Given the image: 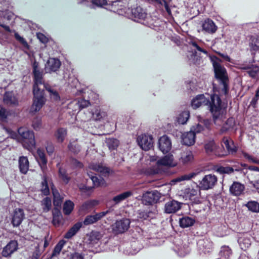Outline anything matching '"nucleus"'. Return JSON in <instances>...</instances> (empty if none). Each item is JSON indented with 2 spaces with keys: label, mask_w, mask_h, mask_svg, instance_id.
<instances>
[{
  "label": "nucleus",
  "mask_w": 259,
  "mask_h": 259,
  "mask_svg": "<svg viewBox=\"0 0 259 259\" xmlns=\"http://www.w3.org/2000/svg\"><path fill=\"white\" fill-rule=\"evenodd\" d=\"M108 147L110 150L116 149L119 145V140L115 138H108L106 140Z\"/></svg>",
  "instance_id": "42"
},
{
  "label": "nucleus",
  "mask_w": 259,
  "mask_h": 259,
  "mask_svg": "<svg viewBox=\"0 0 259 259\" xmlns=\"http://www.w3.org/2000/svg\"><path fill=\"white\" fill-rule=\"evenodd\" d=\"M195 142V134L193 131L184 133L182 136V142L183 144L187 146L193 145Z\"/></svg>",
  "instance_id": "24"
},
{
  "label": "nucleus",
  "mask_w": 259,
  "mask_h": 259,
  "mask_svg": "<svg viewBox=\"0 0 259 259\" xmlns=\"http://www.w3.org/2000/svg\"><path fill=\"white\" fill-rule=\"evenodd\" d=\"M33 73L34 77L33 89L40 90L38 86L42 84L44 85V83H45L42 77L43 74L45 73L39 68V66H34Z\"/></svg>",
  "instance_id": "10"
},
{
  "label": "nucleus",
  "mask_w": 259,
  "mask_h": 259,
  "mask_svg": "<svg viewBox=\"0 0 259 259\" xmlns=\"http://www.w3.org/2000/svg\"><path fill=\"white\" fill-rule=\"evenodd\" d=\"M203 30L210 34L214 33L217 30V26L214 22L210 19H205L202 24Z\"/></svg>",
  "instance_id": "21"
},
{
  "label": "nucleus",
  "mask_w": 259,
  "mask_h": 259,
  "mask_svg": "<svg viewBox=\"0 0 259 259\" xmlns=\"http://www.w3.org/2000/svg\"><path fill=\"white\" fill-rule=\"evenodd\" d=\"M158 146L162 152L167 153L171 149V140L167 136H163L159 139Z\"/></svg>",
  "instance_id": "15"
},
{
  "label": "nucleus",
  "mask_w": 259,
  "mask_h": 259,
  "mask_svg": "<svg viewBox=\"0 0 259 259\" xmlns=\"http://www.w3.org/2000/svg\"><path fill=\"white\" fill-rule=\"evenodd\" d=\"M232 254V251L229 246L224 245L221 248L220 256L225 259L229 258Z\"/></svg>",
  "instance_id": "39"
},
{
  "label": "nucleus",
  "mask_w": 259,
  "mask_h": 259,
  "mask_svg": "<svg viewBox=\"0 0 259 259\" xmlns=\"http://www.w3.org/2000/svg\"><path fill=\"white\" fill-rule=\"evenodd\" d=\"M44 88L47 91L50 93V95L51 98L54 100H59L60 96L58 92L52 88L48 83H44Z\"/></svg>",
  "instance_id": "41"
},
{
  "label": "nucleus",
  "mask_w": 259,
  "mask_h": 259,
  "mask_svg": "<svg viewBox=\"0 0 259 259\" xmlns=\"http://www.w3.org/2000/svg\"><path fill=\"white\" fill-rule=\"evenodd\" d=\"M201 190L202 189L199 185H197L195 187L186 189L184 193L187 198L196 203H199L200 202Z\"/></svg>",
  "instance_id": "7"
},
{
  "label": "nucleus",
  "mask_w": 259,
  "mask_h": 259,
  "mask_svg": "<svg viewBox=\"0 0 259 259\" xmlns=\"http://www.w3.org/2000/svg\"><path fill=\"white\" fill-rule=\"evenodd\" d=\"M132 192L130 191L124 192L114 197L113 201L114 202L115 204H118L132 196Z\"/></svg>",
  "instance_id": "38"
},
{
  "label": "nucleus",
  "mask_w": 259,
  "mask_h": 259,
  "mask_svg": "<svg viewBox=\"0 0 259 259\" xmlns=\"http://www.w3.org/2000/svg\"><path fill=\"white\" fill-rule=\"evenodd\" d=\"M200 174V171H196L189 174L180 176L174 180L175 182H180L183 181H188L194 178Z\"/></svg>",
  "instance_id": "32"
},
{
  "label": "nucleus",
  "mask_w": 259,
  "mask_h": 259,
  "mask_svg": "<svg viewBox=\"0 0 259 259\" xmlns=\"http://www.w3.org/2000/svg\"><path fill=\"white\" fill-rule=\"evenodd\" d=\"M234 170L239 171V169H238L237 168L234 169L233 167L230 166H220L216 170L217 172H219L221 174H230L233 173L234 171Z\"/></svg>",
  "instance_id": "49"
},
{
  "label": "nucleus",
  "mask_w": 259,
  "mask_h": 259,
  "mask_svg": "<svg viewBox=\"0 0 259 259\" xmlns=\"http://www.w3.org/2000/svg\"><path fill=\"white\" fill-rule=\"evenodd\" d=\"M101 234L98 232H93L90 235L89 240L92 244H96L101 239Z\"/></svg>",
  "instance_id": "50"
},
{
  "label": "nucleus",
  "mask_w": 259,
  "mask_h": 259,
  "mask_svg": "<svg viewBox=\"0 0 259 259\" xmlns=\"http://www.w3.org/2000/svg\"><path fill=\"white\" fill-rule=\"evenodd\" d=\"M60 66H45V73H51L57 71L59 69Z\"/></svg>",
  "instance_id": "57"
},
{
  "label": "nucleus",
  "mask_w": 259,
  "mask_h": 259,
  "mask_svg": "<svg viewBox=\"0 0 259 259\" xmlns=\"http://www.w3.org/2000/svg\"><path fill=\"white\" fill-rule=\"evenodd\" d=\"M66 243V241L64 240H61L59 241V242L56 245L55 248L53 251L51 256H55L59 255L60 253V251L62 249V248Z\"/></svg>",
  "instance_id": "46"
},
{
  "label": "nucleus",
  "mask_w": 259,
  "mask_h": 259,
  "mask_svg": "<svg viewBox=\"0 0 259 259\" xmlns=\"http://www.w3.org/2000/svg\"><path fill=\"white\" fill-rule=\"evenodd\" d=\"M137 141L141 148L145 151L153 147V141L152 136L142 135L138 137Z\"/></svg>",
  "instance_id": "9"
},
{
  "label": "nucleus",
  "mask_w": 259,
  "mask_h": 259,
  "mask_svg": "<svg viewBox=\"0 0 259 259\" xmlns=\"http://www.w3.org/2000/svg\"><path fill=\"white\" fill-rule=\"evenodd\" d=\"M14 36L15 39L26 48H29V45L27 41L23 37L21 36L18 33L15 32Z\"/></svg>",
  "instance_id": "54"
},
{
  "label": "nucleus",
  "mask_w": 259,
  "mask_h": 259,
  "mask_svg": "<svg viewBox=\"0 0 259 259\" xmlns=\"http://www.w3.org/2000/svg\"><path fill=\"white\" fill-rule=\"evenodd\" d=\"M41 205L44 212H48L52 208V201L50 198L47 197L41 202Z\"/></svg>",
  "instance_id": "45"
},
{
  "label": "nucleus",
  "mask_w": 259,
  "mask_h": 259,
  "mask_svg": "<svg viewBox=\"0 0 259 259\" xmlns=\"http://www.w3.org/2000/svg\"><path fill=\"white\" fill-rule=\"evenodd\" d=\"M40 191L44 195L47 196L50 194L49 184L46 176H43L42 181L41 183Z\"/></svg>",
  "instance_id": "43"
},
{
  "label": "nucleus",
  "mask_w": 259,
  "mask_h": 259,
  "mask_svg": "<svg viewBox=\"0 0 259 259\" xmlns=\"http://www.w3.org/2000/svg\"><path fill=\"white\" fill-rule=\"evenodd\" d=\"M18 248V244L16 240H11L2 250V255L6 257L10 256Z\"/></svg>",
  "instance_id": "12"
},
{
  "label": "nucleus",
  "mask_w": 259,
  "mask_h": 259,
  "mask_svg": "<svg viewBox=\"0 0 259 259\" xmlns=\"http://www.w3.org/2000/svg\"><path fill=\"white\" fill-rule=\"evenodd\" d=\"M36 159L41 166H45L47 163V159L45 154L42 150L38 149L37 150Z\"/></svg>",
  "instance_id": "40"
},
{
  "label": "nucleus",
  "mask_w": 259,
  "mask_h": 259,
  "mask_svg": "<svg viewBox=\"0 0 259 259\" xmlns=\"http://www.w3.org/2000/svg\"><path fill=\"white\" fill-rule=\"evenodd\" d=\"M194 159L192 152L190 150H185L181 152L180 162L183 164H188L192 162Z\"/></svg>",
  "instance_id": "26"
},
{
  "label": "nucleus",
  "mask_w": 259,
  "mask_h": 259,
  "mask_svg": "<svg viewBox=\"0 0 259 259\" xmlns=\"http://www.w3.org/2000/svg\"><path fill=\"white\" fill-rule=\"evenodd\" d=\"M215 77L219 81L221 94L225 95L229 90V79L228 73L224 66H213Z\"/></svg>",
  "instance_id": "2"
},
{
  "label": "nucleus",
  "mask_w": 259,
  "mask_h": 259,
  "mask_svg": "<svg viewBox=\"0 0 259 259\" xmlns=\"http://www.w3.org/2000/svg\"><path fill=\"white\" fill-rule=\"evenodd\" d=\"M161 198V194L156 190L147 191L143 194L142 202L145 205H153Z\"/></svg>",
  "instance_id": "6"
},
{
  "label": "nucleus",
  "mask_w": 259,
  "mask_h": 259,
  "mask_svg": "<svg viewBox=\"0 0 259 259\" xmlns=\"http://www.w3.org/2000/svg\"><path fill=\"white\" fill-rule=\"evenodd\" d=\"M89 168L100 173L104 177L108 176L110 169L102 163H92L89 165Z\"/></svg>",
  "instance_id": "14"
},
{
  "label": "nucleus",
  "mask_w": 259,
  "mask_h": 259,
  "mask_svg": "<svg viewBox=\"0 0 259 259\" xmlns=\"http://www.w3.org/2000/svg\"><path fill=\"white\" fill-rule=\"evenodd\" d=\"M4 102L8 105H17L18 101L11 92H6L4 96Z\"/></svg>",
  "instance_id": "33"
},
{
  "label": "nucleus",
  "mask_w": 259,
  "mask_h": 259,
  "mask_svg": "<svg viewBox=\"0 0 259 259\" xmlns=\"http://www.w3.org/2000/svg\"><path fill=\"white\" fill-rule=\"evenodd\" d=\"M253 66V67L251 69L247 71V72L249 76L254 78L256 77L259 74V68L257 66Z\"/></svg>",
  "instance_id": "56"
},
{
  "label": "nucleus",
  "mask_w": 259,
  "mask_h": 259,
  "mask_svg": "<svg viewBox=\"0 0 259 259\" xmlns=\"http://www.w3.org/2000/svg\"><path fill=\"white\" fill-rule=\"evenodd\" d=\"M108 213V211H103L98 213H96L94 215H89L85 217L84 221L83 224L84 225H89L91 224H93L100 219H101L103 217H104Z\"/></svg>",
  "instance_id": "23"
},
{
  "label": "nucleus",
  "mask_w": 259,
  "mask_h": 259,
  "mask_svg": "<svg viewBox=\"0 0 259 259\" xmlns=\"http://www.w3.org/2000/svg\"><path fill=\"white\" fill-rule=\"evenodd\" d=\"M33 103L30 109L31 113H35L40 110L45 103V98L44 96L42 90L33 89Z\"/></svg>",
  "instance_id": "4"
},
{
  "label": "nucleus",
  "mask_w": 259,
  "mask_h": 259,
  "mask_svg": "<svg viewBox=\"0 0 259 259\" xmlns=\"http://www.w3.org/2000/svg\"><path fill=\"white\" fill-rule=\"evenodd\" d=\"M206 152L210 155H215L218 157H222L225 155L220 152V148L217 146L214 141H209L205 145Z\"/></svg>",
  "instance_id": "13"
},
{
  "label": "nucleus",
  "mask_w": 259,
  "mask_h": 259,
  "mask_svg": "<svg viewBox=\"0 0 259 259\" xmlns=\"http://www.w3.org/2000/svg\"><path fill=\"white\" fill-rule=\"evenodd\" d=\"M188 114L187 113H186V112L182 113L178 118L179 123H180L181 124H185L188 120Z\"/></svg>",
  "instance_id": "60"
},
{
  "label": "nucleus",
  "mask_w": 259,
  "mask_h": 259,
  "mask_svg": "<svg viewBox=\"0 0 259 259\" xmlns=\"http://www.w3.org/2000/svg\"><path fill=\"white\" fill-rule=\"evenodd\" d=\"M235 124V120L233 118H228L225 123V125L224 128L225 130H229V128L233 127Z\"/></svg>",
  "instance_id": "59"
},
{
  "label": "nucleus",
  "mask_w": 259,
  "mask_h": 259,
  "mask_svg": "<svg viewBox=\"0 0 259 259\" xmlns=\"http://www.w3.org/2000/svg\"><path fill=\"white\" fill-rule=\"evenodd\" d=\"M249 48L251 54L259 52V36H251L249 40Z\"/></svg>",
  "instance_id": "27"
},
{
  "label": "nucleus",
  "mask_w": 259,
  "mask_h": 259,
  "mask_svg": "<svg viewBox=\"0 0 259 259\" xmlns=\"http://www.w3.org/2000/svg\"><path fill=\"white\" fill-rule=\"evenodd\" d=\"M10 114V112L8 110L4 108H1L0 109V121L7 122L8 117Z\"/></svg>",
  "instance_id": "52"
},
{
  "label": "nucleus",
  "mask_w": 259,
  "mask_h": 259,
  "mask_svg": "<svg viewBox=\"0 0 259 259\" xmlns=\"http://www.w3.org/2000/svg\"><path fill=\"white\" fill-rule=\"evenodd\" d=\"M172 0H161L162 2V5H164L165 11L169 16L172 15L171 11L168 4V3L170 2Z\"/></svg>",
  "instance_id": "62"
},
{
  "label": "nucleus",
  "mask_w": 259,
  "mask_h": 259,
  "mask_svg": "<svg viewBox=\"0 0 259 259\" xmlns=\"http://www.w3.org/2000/svg\"><path fill=\"white\" fill-rule=\"evenodd\" d=\"M75 104L78 107L80 110L88 107L90 105V102L89 100L81 99L78 100L77 102H75Z\"/></svg>",
  "instance_id": "51"
},
{
  "label": "nucleus",
  "mask_w": 259,
  "mask_h": 259,
  "mask_svg": "<svg viewBox=\"0 0 259 259\" xmlns=\"http://www.w3.org/2000/svg\"><path fill=\"white\" fill-rule=\"evenodd\" d=\"M158 166H163L167 167H175L177 165V162L175 159L173 155L169 153L158 160L157 161Z\"/></svg>",
  "instance_id": "11"
},
{
  "label": "nucleus",
  "mask_w": 259,
  "mask_h": 259,
  "mask_svg": "<svg viewBox=\"0 0 259 259\" xmlns=\"http://www.w3.org/2000/svg\"><path fill=\"white\" fill-rule=\"evenodd\" d=\"M242 155L244 158L247 159L249 161L251 162L252 163L259 164V160L256 159V158L253 157L252 156L249 155V154L242 152Z\"/></svg>",
  "instance_id": "55"
},
{
  "label": "nucleus",
  "mask_w": 259,
  "mask_h": 259,
  "mask_svg": "<svg viewBox=\"0 0 259 259\" xmlns=\"http://www.w3.org/2000/svg\"><path fill=\"white\" fill-rule=\"evenodd\" d=\"M182 203L175 200L167 202L164 205V212L174 213L177 212L181 208Z\"/></svg>",
  "instance_id": "16"
},
{
  "label": "nucleus",
  "mask_w": 259,
  "mask_h": 259,
  "mask_svg": "<svg viewBox=\"0 0 259 259\" xmlns=\"http://www.w3.org/2000/svg\"><path fill=\"white\" fill-rule=\"evenodd\" d=\"M41 120L40 118H36L33 120L32 126L34 130H38L41 127Z\"/></svg>",
  "instance_id": "58"
},
{
  "label": "nucleus",
  "mask_w": 259,
  "mask_h": 259,
  "mask_svg": "<svg viewBox=\"0 0 259 259\" xmlns=\"http://www.w3.org/2000/svg\"><path fill=\"white\" fill-rule=\"evenodd\" d=\"M67 136V130L64 128H59L55 133V137L59 143H62Z\"/></svg>",
  "instance_id": "36"
},
{
  "label": "nucleus",
  "mask_w": 259,
  "mask_h": 259,
  "mask_svg": "<svg viewBox=\"0 0 259 259\" xmlns=\"http://www.w3.org/2000/svg\"><path fill=\"white\" fill-rule=\"evenodd\" d=\"M82 226V223L78 222L74 225L64 235V237L67 239L71 238L79 231Z\"/></svg>",
  "instance_id": "31"
},
{
  "label": "nucleus",
  "mask_w": 259,
  "mask_h": 259,
  "mask_svg": "<svg viewBox=\"0 0 259 259\" xmlns=\"http://www.w3.org/2000/svg\"><path fill=\"white\" fill-rule=\"evenodd\" d=\"M25 218L24 210L22 208H16L13 212L11 223L14 227L19 226Z\"/></svg>",
  "instance_id": "17"
},
{
  "label": "nucleus",
  "mask_w": 259,
  "mask_h": 259,
  "mask_svg": "<svg viewBox=\"0 0 259 259\" xmlns=\"http://www.w3.org/2000/svg\"><path fill=\"white\" fill-rule=\"evenodd\" d=\"M210 99L211 101H209L203 94L198 95L192 100L191 106L193 109H197L200 106L209 104V111L211 113L214 124L221 125L225 118L226 107H224L222 105L219 96L213 94L211 96Z\"/></svg>",
  "instance_id": "1"
},
{
  "label": "nucleus",
  "mask_w": 259,
  "mask_h": 259,
  "mask_svg": "<svg viewBox=\"0 0 259 259\" xmlns=\"http://www.w3.org/2000/svg\"><path fill=\"white\" fill-rule=\"evenodd\" d=\"M189 44L195 48L192 51V55L194 57L197 56V52H199V55H200V53H202L206 56L208 55V51L203 48V45L201 42H198L195 40H191Z\"/></svg>",
  "instance_id": "20"
},
{
  "label": "nucleus",
  "mask_w": 259,
  "mask_h": 259,
  "mask_svg": "<svg viewBox=\"0 0 259 259\" xmlns=\"http://www.w3.org/2000/svg\"><path fill=\"white\" fill-rule=\"evenodd\" d=\"M70 164L74 168H82L83 167L82 163L75 158L70 159Z\"/></svg>",
  "instance_id": "61"
},
{
  "label": "nucleus",
  "mask_w": 259,
  "mask_h": 259,
  "mask_svg": "<svg viewBox=\"0 0 259 259\" xmlns=\"http://www.w3.org/2000/svg\"><path fill=\"white\" fill-rule=\"evenodd\" d=\"M218 182L217 177L213 174H208L204 176L199 182V186L202 190H208L212 189Z\"/></svg>",
  "instance_id": "5"
},
{
  "label": "nucleus",
  "mask_w": 259,
  "mask_h": 259,
  "mask_svg": "<svg viewBox=\"0 0 259 259\" xmlns=\"http://www.w3.org/2000/svg\"><path fill=\"white\" fill-rule=\"evenodd\" d=\"M197 244L199 249L204 253L210 252L213 247L212 242L208 239L199 240Z\"/></svg>",
  "instance_id": "25"
},
{
  "label": "nucleus",
  "mask_w": 259,
  "mask_h": 259,
  "mask_svg": "<svg viewBox=\"0 0 259 259\" xmlns=\"http://www.w3.org/2000/svg\"><path fill=\"white\" fill-rule=\"evenodd\" d=\"M59 176L62 181L65 183L67 184L70 180V178L67 175L66 171L62 168H59Z\"/></svg>",
  "instance_id": "53"
},
{
  "label": "nucleus",
  "mask_w": 259,
  "mask_h": 259,
  "mask_svg": "<svg viewBox=\"0 0 259 259\" xmlns=\"http://www.w3.org/2000/svg\"><path fill=\"white\" fill-rule=\"evenodd\" d=\"M223 146H225L229 154H234L236 152V148L234 145L233 141L227 137L223 139Z\"/></svg>",
  "instance_id": "30"
},
{
  "label": "nucleus",
  "mask_w": 259,
  "mask_h": 259,
  "mask_svg": "<svg viewBox=\"0 0 259 259\" xmlns=\"http://www.w3.org/2000/svg\"><path fill=\"white\" fill-rule=\"evenodd\" d=\"M245 206L252 212H259V203L255 201L248 202Z\"/></svg>",
  "instance_id": "44"
},
{
  "label": "nucleus",
  "mask_w": 259,
  "mask_h": 259,
  "mask_svg": "<svg viewBox=\"0 0 259 259\" xmlns=\"http://www.w3.org/2000/svg\"><path fill=\"white\" fill-rule=\"evenodd\" d=\"M131 13L132 16L135 19V21L143 20L147 17V13L145 10L140 6L132 9Z\"/></svg>",
  "instance_id": "22"
},
{
  "label": "nucleus",
  "mask_w": 259,
  "mask_h": 259,
  "mask_svg": "<svg viewBox=\"0 0 259 259\" xmlns=\"http://www.w3.org/2000/svg\"><path fill=\"white\" fill-rule=\"evenodd\" d=\"M19 139L24 148L31 150L35 146L34 135L33 132L25 127H20L18 130Z\"/></svg>",
  "instance_id": "3"
},
{
  "label": "nucleus",
  "mask_w": 259,
  "mask_h": 259,
  "mask_svg": "<svg viewBox=\"0 0 259 259\" xmlns=\"http://www.w3.org/2000/svg\"><path fill=\"white\" fill-rule=\"evenodd\" d=\"M74 203L70 200L66 201L63 205V211L66 215L69 214L74 208Z\"/></svg>",
  "instance_id": "48"
},
{
  "label": "nucleus",
  "mask_w": 259,
  "mask_h": 259,
  "mask_svg": "<svg viewBox=\"0 0 259 259\" xmlns=\"http://www.w3.org/2000/svg\"><path fill=\"white\" fill-rule=\"evenodd\" d=\"M51 189L54 197V204L56 206H60L62 202V198L61 197L57 190L55 188L53 183L51 184Z\"/></svg>",
  "instance_id": "34"
},
{
  "label": "nucleus",
  "mask_w": 259,
  "mask_h": 259,
  "mask_svg": "<svg viewBox=\"0 0 259 259\" xmlns=\"http://www.w3.org/2000/svg\"><path fill=\"white\" fill-rule=\"evenodd\" d=\"M245 188L244 184L239 182H234L230 187L229 191L231 195L239 196L244 194Z\"/></svg>",
  "instance_id": "18"
},
{
  "label": "nucleus",
  "mask_w": 259,
  "mask_h": 259,
  "mask_svg": "<svg viewBox=\"0 0 259 259\" xmlns=\"http://www.w3.org/2000/svg\"><path fill=\"white\" fill-rule=\"evenodd\" d=\"M131 221L128 219H122L116 221L112 225V231L115 234H122L130 228Z\"/></svg>",
  "instance_id": "8"
},
{
  "label": "nucleus",
  "mask_w": 259,
  "mask_h": 259,
  "mask_svg": "<svg viewBox=\"0 0 259 259\" xmlns=\"http://www.w3.org/2000/svg\"><path fill=\"white\" fill-rule=\"evenodd\" d=\"M37 37L41 42H42L44 44H46L48 42V37L42 33H40V32L37 33Z\"/></svg>",
  "instance_id": "63"
},
{
  "label": "nucleus",
  "mask_w": 259,
  "mask_h": 259,
  "mask_svg": "<svg viewBox=\"0 0 259 259\" xmlns=\"http://www.w3.org/2000/svg\"><path fill=\"white\" fill-rule=\"evenodd\" d=\"M20 171L23 174H26L29 169V161L26 156H20L18 160Z\"/></svg>",
  "instance_id": "29"
},
{
  "label": "nucleus",
  "mask_w": 259,
  "mask_h": 259,
  "mask_svg": "<svg viewBox=\"0 0 259 259\" xmlns=\"http://www.w3.org/2000/svg\"><path fill=\"white\" fill-rule=\"evenodd\" d=\"M195 222V220L191 217H184L180 219V226L183 228H187L192 226Z\"/></svg>",
  "instance_id": "35"
},
{
  "label": "nucleus",
  "mask_w": 259,
  "mask_h": 259,
  "mask_svg": "<svg viewBox=\"0 0 259 259\" xmlns=\"http://www.w3.org/2000/svg\"><path fill=\"white\" fill-rule=\"evenodd\" d=\"M107 116V113L99 108H97L92 114V118L95 121H101Z\"/></svg>",
  "instance_id": "37"
},
{
  "label": "nucleus",
  "mask_w": 259,
  "mask_h": 259,
  "mask_svg": "<svg viewBox=\"0 0 259 259\" xmlns=\"http://www.w3.org/2000/svg\"><path fill=\"white\" fill-rule=\"evenodd\" d=\"M68 148L71 152L77 154L80 151L81 147L75 141H70L68 145Z\"/></svg>",
  "instance_id": "47"
},
{
  "label": "nucleus",
  "mask_w": 259,
  "mask_h": 259,
  "mask_svg": "<svg viewBox=\"0 0 259 259\" xmlns=\"http://www.w3.org/2000/svg\"><path fill=\"white\" fill-rule=\"evenodd\" d=\"M68 259H83V256L78 252L71 253Z\"/></svg>",
  "instance_id": "64"
},
{
  "label": "nucleus",
  "mask_w": 259,
  "mask_h": 259,
  "mask_svg": "<svg viewBox=\"0 0 259 259\" xmlns=\"http://www.w3.org/2000/svg\"><path fill=\"white\" fill-rule=\"evenodd\" d=\"M252 237L249 234H241L238 239V243L242 250H245L249 247L251 244Z\"/></svg>",
  "instance_id": "19"
},
{
  "label": "nucleus",
  "mask_w": 259,
  "mask_h": 259,
  "mask_svg": "<svg viewBox=\"0 0 259 259\" xmlns=\"http://www.w3.org/2000/svg\"><path fill=\"white\" fill-rule=\"evenodd\" d=\"M87 174L90 179L92 180L94 187L107 186L106 182L103 178H98L95 176H93L91 171H88Z\"/></svg>",
  "instance_id": "28"
}]
</instances>
